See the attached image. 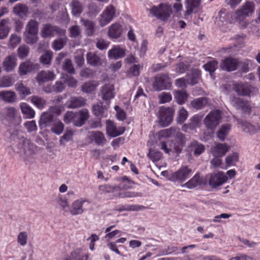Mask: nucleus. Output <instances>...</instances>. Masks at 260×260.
Instances as JSON below:
<instances>
[{
	"label": "nucleus",
	"mask_w": 260,
	"mask_h": 260,
	"mask_svg": "<svg viewBox=\"0 0 260 260\" xmlns=\"http://www.w3.org/2000/svg\"><path fill=\"white\" fill-rule=\"evenodd\" d=\"M163 136L166 137H174L179 140L177 145L175 143L170 142H161L160 143L161 149L166 153L175 152L179 153L181 150V148L184 144L185 137L177 128L171 127L163 131Z\"/></svg>",
	"instance_id": "f257e3e1"
},
{
	"label": "nucleus",
	"mask_w": 260,
	"mask_h": 260,
	"mask_svg": "<svg viewBox=\"0 0 260 260\" xmlns=\"http://www.w3.org/2000/svg\"><path fill=\"white\" fill-rule=\"evenodd\" d=\"M38 26L39 23L34 19L30 20L26 25L24 37L27 44H34L38 41Z\"/></svg>",
	"instance_id": "f03ea898"
},
{
	"label": "nucleus",
	"mask_w": 260,
	"mask_h": 260,
	"mask_svg": "<svg viewBox=\"0 0 260 260\" xmlns=\"http://www.w3.org/2000/svg\"><path fill=\"white\" fill-rule=\"evenodd\" d=\"M175 110L171 107H161L158 112V122L162 126H168L173 120Z\"/></svg>",
	"instance_id": "7ed1b4c3"
},
{
	"label": "nucleus",
	"mask_w": 260,
	"mask_h": 260,
	"mask_svg": "<svg viewBox=\"0 0 260 260\" xmlns=\"http://www.w3.org/2000/svg\"><path fill=\"white\" fill-rule=\"evenodd\" d=\"M150 12L154 16L162 21L167 20L172 13L171 7L166 4H161L158 7H153Z\"/></svg>",
	"instance_id": "20e7f679"
},
{
	"label": "nucleus",
	"mask_w": 260,
	"mask_h": 260,
	"mask_svg": "<svg viewBox=\"0 0 260 260\" xmlns=\"http://www.w3.org/2000/svg\"><path fill=\"white\" fill-rule=\"evenodd\" d=\"M221 120V111L216 110L210 112L206 116L204 120V122L207 128L214 130L219 124Z\"/></svg>",
	"instance_id": "39448f33"
},
{
	"label": "nucleus",
	"mask_w": 260,
	"mask_h": 260,
	"mask_svg": "<svg viewBox=\"0 0 260 260\" xmlns=\"http://www.w3.org/2000/svg\"><path fill=\"white\" fill-rule=\"evenodd\" d=\"M233 15L232 13L226 11L221 10L216 18V23L222 29L226 28L228 24H232L233 22Z\"/></svg>",
	"instance_id": "423d86ee"
},
{
	"label": "nucleus",
	"mask_w": 260,
	"mask_h": 260,
	"mask_svg": "<svg viewBox=\"0 0 260 260\" xmlns=\"http://www.w3.org/2000/svg\"><path fill=\"white\" fill-rule=\"evenodd\" d=\"M116 15V8L112 5H109L106 7L103 13L100 15V23L102 26H105L111 22Z\"/></svg>",
	"instance_id": "0eeeda50"
},
{
	"label": "nucleus",
	"mask_w": 260,
	"mask_h": 260,
	"mask_svg": "<svg viewBox=\"0 0 260 260\" xmlns=\"http://www.w3.org/2000/svg\"><path fill=\"white\" fill-rule=\"evenodd\" d=\"M171 83L170 78L167 74L157 76L154 78L153 87L155 90H161L171 87Z\"/></svg>",
	"instance_id": "6e6552de"
},
{
	"label": "nucleus",
	"mask_w": 260,
	"mask_h": 260,
	"mask_svg": "<svg viewBox=\"0 0 260 260\" xmlns=\"http://www.w3.org/2000/svg\"><path fill=\"white\" fill-rule=\"evenodd\" d=\"M89 202L83 198H80L73 201L70 207L69 212L73 216L81 215L85 211L84 205L89 204Z\"/></svg>",
	"instance_id": "1a4fd4ad"
},
{
	"label": "nucleus",
	"mask_w": 260,
	"mask_h": 260,
	"mask_svg": "<svg viewBox=\"0 0 260 260\" xmlns=\"http://www.w3.org/2000/svg\"><path fill=\"white\" fill-rule=\"evenodd\" d=\"M191 172V169L187 166H183L172 174L170 180L173 181H184L189 178Z\"/></svg>",
	"instance_id": "9d476101"
},
{
	"label": "nucleus",
	"mask_w": 260,
	"mask_h": 260,
	"mask_svg": "<svg viewBox=\"0 0 260 260\" xmlns=\"http://www.w3.org/2000/svg\"><path fill=\"white\" fill-rule=\"evenodd\" d=\"M254 10L255 4L254 2L247 1L235 12L234 14L247 17L251 16Z\"/></svg>",
	"instance_id": "9b49d317"
},
{
	"label": "nucleus",
	"mask_w": 260,
	"mask_h": 260,
	"mask_svg": "<svg viewBox=\"0 0 260 260\" xmlns=\"http://www.w3.org/2000/svg\"><path fill=\"white\" fill-rule=\"evenodd\" d=\"M18 147L19 149V153L30 155L34 153L36 146L29 140L23 139L18 144Z\"/></svg>",
	"instance_id": "f8f14e48"
},
{
	"label": "nucleus",
	"mask_w": 260,
	"mask_h": 260,
	"mask_svg": "<svg viewBox=\"0 0 260 260\" xmlns=\"http://www.w3.org/2000/svg\"><path fill=\"white\" fill-rule=\"evenodd\" d=\"M228 180L227 176L222 172H217L210 174L209 185L212 187L221 185Z\"/></svg>",
	"instance_id": "ddd939ff"
},
{
	"label": "nucleus",
	"mask_w": 260,
	"mask_h": 260,
	"mask_svg": "<svg viewBox=\"0 0 260 260\" xmlns=\"http://www.w3.org/2000/svg\"><path fill=\"white\" fill-rule=\"evenodd\" d=\"M57 111L58 107L57 106L50 107L47 111L44 112L41 115L40 124L44 125L45 127L49 126L53 120V113H56Z\"/></svg>",
	"instance_id": "4468645a"
},
{
	"label": "nucleus",
	"mask_w": 260,
	"mask_h": 260,
	"mask_svg": "<svg viewBox=\"0 0 260 260\" xmlns=\"http://www.w3.org/2000/svg\"><path fill=\"white\" fill-rule=\"evenodd\" d=\"M56 75L54 72L50 70H43L39 72L36 77V79L39 85L53 81L55 79Z\"/></svg>",
	"instance_id": "2eb2a0df"
},
{
	"label": "nucleus",
	"mask_w": 260,
	"mask_h": 260,
	"mask_svg": "<svg viewBox=\"0 0 260 260\" xmlns=\"http://www.w3.org/2000/svg\"><path fill=\"white\" fill-rule=\"evenodd\" d=\"M232 103L237 109L241 110L246 113H250L252 106L248 101L238 98H233L232 100Z\"/></svg>",
	"instance_id": "dca6fc26"
},
{
	"label": "nucleus",
	"mask_w": 260,
	"mask_h": 260,
	"mask_svg": "<svg viewBox=\"0 0 260 260\" xmlns=\"http://www.w3.org/2000/svg\"><path fill=\"white\" fill-rule=\"evenodd\" d=\"M17 57L15 54L6 56L3 61V67L6 72L13 71L17 66Z\"/></svg>",
	"instance_id": "f3484780"
},
{
	"label": "nucleus",
	"mask_w": 260,
	"mask_h": 260,
	"mask_svg": "<svg viewBox=\"0 0 260 260\" xmlns=\"http://www.w3.org/2000/svg\"><path fill=\"white\" fill-rule=\"evenodd\" d=\"M65 30L59 28L58 27L51 24H45L41 30V36L43 38L53 36L56 34H64Z\"/></svg>",
	"instance_id": "a211bd4d"
},
{
	"label": "nucleus",
	"mask_w": 260,
	"mask_h": 260,
	"mask_svg": "<svg viewBox=\"0 0 260 260\" xmlns=\"http://www.w3.org/2000/svg\"><path fill=\"white\" fill-rule=\"evenodd\" d=\"M74 125L81 126L89 117V111L87 109H82L78 112H74Z\"/></svg>",
	"instance_id": "6ab92c4d"
},
{
	"label": "nucleus",
	"mask_w": 260,
	"mask_h": 260,
	"mask_svg": "<svg viewBox=\"0 0 260 260\" xmlns=\"http://www.w3.org/2000/svg\"><path fill=\"white\" fill-rule=\"evenodd\" d=\"M238 64V60L232 57H227L222 60L220 68L222 70L226 71H233L237 69Z\"/></svg>",
	"instance_id": "aec40b11"
},
{
	"label": "nucleus",
	"mask_w": 260,
	"mask_h": 260,
	"mask_svg": "<svg viewBox=\"0 0 260 260\" xmlns=\"http://www.w3.org/2000/svg\"><path fill=\"white\" fill-rule=\"evenodd\" d=\"M106 131L108 135L115 137L122 134L125 128L123 127H116L112 122L108 121L106 123Z\"/></svg>",
	"instance_id": "412c9836"
},
{
	"label": "nucleus",
	"mask_w": 260,
	"mask_h": 260,
	"mask_svg": "<svg viewBox=\"0 0 260 260\" xmlns=\"http://www.w3.org/2000/svg\"><path fill=\"white\" fill-rule=\"evenodd\" d=\"M88 137L91 142H94L96 145L103 146L107 140L103 133L100 131H91L89 133Z\"/></svg>",
	"instance_id": "4be33fe9"
},
{
	"label": "nucleus",
	"mask_w": 260,
	"mask_h": 260,
	"mask_svg": "<svg viewBox=\"0 0 260 260\" xmlns=\"http://www.w3.org/2000/svg\"><path fill=\"white\" fill-rule=\"evenodd\" d=\"M37 66L29 60H26L20 64L18 73L21 76H24L37 68Z\"/></svg>",
	"instance_id": "5701e85b"
},
{
	"label": "nucleus",
	"mask_w": 260,
	"mask_h": 260,
	"mask_svg": "<svg viewBox=\"0 0 260 260\" xmlns=\"http://www.w3.org/2000/svg\"><path fill=\"white\" fill-rule=\"evenodd\" d=\"M66 104L68 108H78L85 105L86 100L81 96H72L70 98Z\"/></svg>",
	"instance_id": "b1692460"
},
{
	"label": "nucleus",
	"mask_w": 260,
	"mask_h": 260,
	"mask_svg": "<svg viewBox=\"0 0 260 260\" xmlns=\"http://www.w3.org/2000/svg\"><path fill=\"white\" fill-rule=\"evenodd\" d=\"M230 147L225 143H217L211 148V151L215 157L224 155L229 151Z\"/></svg>",
	"instance_id": "393cba45"
},
{
	"label": "nucleus",
	"mask_w": 260,
	"mask_h": 260,
	"mask_svg": "<svg viewBox=\"0 0 260 260\" xmlns=\"http://www.w3.org/2000/svg\"><path fill=\"white\" fill-rule=\"evenodd\" d=\"M253 88L251 85L247 83L234 84L235 91L240 95H249Z\"/></svg>",
	"instance_id": "a878e982"
},
{
	"label": "nucleus",
	"mask_w": 260,
	"mask_h": 260,
	"mask_svg": "<svg viewBox=\"0 0 260 260\" xmlns=\"http://www.w3.org/2000/svg\"><path fill=\"white\" fill-rule=\"evenodd\" d=\"M5 118L9 122H13L16 119L20 118L16 108L14 107H7L4 109Z\"/></svg>",
	"instance_id": "bb28decb"
},
{
	"label": "nucleus",
	"mask_w": 260,
	"mask_h": 260,
	"mask_svg": "<svg viewBox=\"0 0 260 260\" xmlns=\"http://www.w3.org/2000/svg\"><path fill=\"white\" fill-rule=\"evenodd\" d=\"M88 258V253H85L81 248H77L72 251L64 260H87Z\"/></svg>",
	"instance_id": "cd10ccee"
},
{
	"label": "nucleus",
	"mask_w": 260,
	"mask_h": 260,
	"mask_svg": "<svg viewBox=\"0 0 260 260\" xmlns=\"http://www.w3.org/2000/svg\"><path fill=\"white\" fill-rule=\"evenodd\" d=\"M114 86L112 84H107L104 85L101 89V93L104 100H109L114 96Z\"/></svg>",
	"instance_id": "c85d7f7f"
},
{
	"label": "nucleus",
	"mask_w": 260,
	"mask_h": 260,
	"mask_svg": "<svg viewBox=\"0 0 260 260\" xmlns=\"http://www.w3.org/2000/svg\"><path fill=\"white\" fill-rule=\"evenodd\" d=\"M125 50L119 46H115L108 51V57L111 59H117L125 56Z\"/></svg>",
	"instance_id": "c756f323"
},
{
	"label": "nucleus",
	"mask_w": 260,
	"mask_h": 260,
	"mask_svg": "<svg viewBox=\"0 0 260 260\" xmlns=\"http://www.w3.org/2000/svg\"><path fill=\"white\" fill-rule=\"evenodd\" d=\"M122 31L121 26L117 23H115L109 27L108 34L111 38L117 39L121 35Z\"/></svg>",
	"instance_id": "7c9ffc66"
},
{
	"label": "nucleus",
	"mask_w": 260,
	"mask_h": 260,
	"mask_svg": "<svg viewBox=\"0 0 260 260\" xmlns=\"http://www.w3.org/2000/svg\"><path fill=\"white\" fill-rule=\"evenodd\" d=\"M188 150L190 153L192 152L194 155L198 156L204 152L205 147L202 144L194 141L190 143Z\"/></svg>",
	"instance_id": "2f4dec72"
},
{
	"label": "nucleus",
	"mask_w": 260,
	"mask_h": 260,
	"mask_svg": "<svg viewBox=\"0 0 260 260\" xmlns=\"http://www.w3.org/2000/svg\"><path fill=\"white\" fill-rule=\"evenodd\" d=\"M10 19L9 18L4 19L0 21V39L6 38L10 30Z\"/></svg>",
	"instance_id": "473e14b6"
},
{
	"label": "nucleus",
	"mask_w": 260,
	"mask_h": 260,
	"mask_svg": "<svg viewBox=\"0 0 260 260\" xmlns=\"http://www.w3.org/2000/svg\"><path fill=\"white\" fill-rule=\"evenodd\" d=\"M81 22L85 28V32L87 36H92L95 31V24L93 21L81 19Z\"/></svg>",
	"instance_id": "72a5a7b5"
},
{
	"label": "nucleus",
	"mask_w": 260,
	"mask_h": 260,
	"mask_svg": "<svg viewBox=\"0 0 260 260\" xmlns=\"http://www.w3.org/2000/svg\"><path fill=\"white\" fill-rule=\"evenodd\" d=\"M17 95L14 91L4 90L0 91V100L8 103H13L16 99Z\"/></svg>",
	"instance_id": "f704fd0d"
},
{
	"label": "nucleus",
	"mask_w": 260,
	"mask_h": 260,
	"mask_svg": "<svg viewBox=\"0 0 260 260\" xmlns=\"http://www.w3.org/2000/svg\"><path fill=\"white\" fill-rule=\"evenodd\" d=\"M29 8L25 4H18L13 8V12L21 18H24L27 16Z\"/></svg>",
	"instance_id": "c9c22d12"
},
{
	"label": "nucleus",
	"mask_w": 260,
	"mask_h": 260,
	"mask_svg": "<svg viewBox=\"0 0 260 260\" xmlns=\"http://www.w3.org/2000/svg\"><path fill=\"white\" fill-rule=\"evenodd\" d=\"M87 63L92 66H98L102 63V60L100 56L94 52H88L86 55Z\"/></svg>",
	"instance_id": "e433bc0d"
},
{
	"label": "nucleus",
	"mask_w": 260,
	"mask_h": 260,
	"mask_svg": "<svg viewBox=\"0 0 260 260\" xmlns=\"http://www.w3.org/2000/svg\"><path fill=\"white\" fill-rule=\"evenodd\" d=\"M201 119L198 116H194L190 119L188 123L184 124L182 126V130L187 132L189 130H194L200 125Z\"/></svg>",
	"instance_id": "4c0bfd02"
},
{
	"label": "nucleus",
	"mask_w": 260,
	"mask_h": 260,
	"mask_svg": "<svg viewBox=\"0 0 260 260\" xmlns=\"http://www.w3.org/2000/svg\"><path fill=\"white\" fill-rule=\"evenodd\" d=\"M15 89L22 98L31 93L30 89L24 85L22 81L17 82L15 85Z\"/></svg>",
	"instance_id": "58836bf2"
},
{
	"label": "nucleus",
	"mask_w": 260,
	"mask_h": 260,
	"mask_svg": "<svg viewBox=\"0 0 260 260\" xmlns=\"http://www.w3.org/2000/svg\"><path fill=\"white\" fill-rule=\"evenodd\" d=\"M202 184V179L200 178L199 174H196L188 181L186 182L183 186L189 189L193 188Z\"/></svg>",
	"instance_id": "ea45409f"
},
{
	"label": "nucleus",
	"mask_w": 260,
	"mask_h": 260,
	"mask_svg": "<svg viewBox=\"0 0 260 260\" xmlns=\"http://www.w3.org/2000/svg\"><path fill=\"white\" fill-rule=\"evenodd\" d=\"M231 129V125L225 123L221 125L217 132V137L221 141L225 140Z\"/></svg>",
	"instance_id": "a19ab883"
},
{
	"label": "nucleus",
	"mask_w": 260,
	"mask_h": 260,
	"mask_svg": "<svg viewBox=\"0 0 260 260\" xmlns=\"http://www.w3.org/2000/svg\"><path fill=\"white\" fill-rule=\"evenodd\" d=\"M60 208L64 212H69L70 205L67 198L63 196H58L55 199Z\"/></svg>",
	"instance_id": "79ce46f5"
},
{
	"label": "nucleus",
	"mask_w": 260,
	"mask_h": 260,
	"mask_svg": "<svg viewBox=\"0 0 260 260\" xmlns=\"http://www.w3.org/2000/svg\"><path fill=\"white\" fill-rule=\"evenodd\" d=\"M20 107L22 113L26 116L27 118H32L35 116V111L26 103H21Z\"/></svg>",
	"instance_id": "37998d69"
},
{
	"label": "nucleus",
	"mask_w": 260,
	"mask_h": 260,
	"mask_svg": "<svg viewBox=\"0 0 260 260\" xmlns=\"http://www.w3.org/2000/svg\"><path fill=\"white\" fill-rule=\"evenodd\" d=\"M64 89V84L60 81H56L54 86H48L47 87H45L44 88V91L47 93H49L52 91H55L56 92H60Z\"/></svg>",
	"instance_id": "c03bdc74"
},
{
	"label": "nucleus",
	"mask_w": 260,
	"mask_h": 260,
	"mask_svg": "<svg viewBox=\"0 0 260 260\" xmlns=\"http://www.w3.org/2000/svg\"><path fill=\"white\" fill-rule=\"evenodd\" d=\"M208 104V99L206 98L197 99L191 102L193 108L196 109H201L205 107Z\"/></svg>",
	"instance_id": "a18cd8bd"
},
{
	"label": "nucleus",
	"mask_w": 260,
	"mask_h": 260,
	"mask_svg": "<svg viewBox=\"0 0 260 260\" xmlns=\"http://www.w3.org/2000/svg\"><path fill=\"white\" fill-rule=\"evenodd\" d=\"M72 13L74 16H79L83 11L81 4L77 1H74L71 3Z\"/></svg>",
	"instance_id": "49530a36"
},
{
	"label": "nucleus",
	"mask_w": 260,
	"mask_h": 260,
	"mask_svg": "<svg viewBox=\"0 0 260 260\" xmlns=\"http://www.w3.org/2000/svg\"><path fill=\"white\" fill-rule=\"evenodd\" d=\"M105 108L102 103L94 104L92 107V111L94 115L100 118L104 116Z\"/></svg>",
	"instance_id": "de8ad7c7"
},
{
	"label": "nucleus",
	"mask_w": 260,
	"mask_h": 260,
	"mask_svg": "<svg viewBox=\"0 0 260 260\" xmlns=\"http://www.w3.org/2000/svg\"><path fill=\"white\" fill-rule=\"evenodd\" d=\"M64 124L59 120L54 121L51 128V131L56 135H59L62 133L64 129Z\"/></svg>",
	"instance_id": "09e8293b"
},
{
	"label": "nucleus",
	"mask_w": 260,
	"mask_h": 260,
	"mask_svg": "<svg viewBox=\"0 0 260 260\" xmlns=\"http://www.w3.org/2000/svg\"><path fill=\"white\" fill-rule=\"evenodd\" d=\"M240 126L244 132L249 134H254L257 131V128L254 125L251 124L247 121L242 122Z\"/></svg>",
	"instance_id": "8fccbe9b"
},
{
	"label": "nucleus",
	"mask_w": 260,
	"mask_h": 260,
	"mask_svg": "<svg viewBox=\"0 0 260 260\" xmlns=\"http://www.w3.org/2000/svg\"><path fill=\"white\" fill-rule=\"evenodd\" d=\"M98 85L94 81L87 82L82 86V90L85 93H91L96 89Z\"/></svg>",
	"instance_id": "3c124183"
},
{
	"label": "nucleus",
	"mask_w": 260,
	"mask_h": 260,
	"mask_svg": "<svg viewBox=\"0 0 260 260\" xmlns=\"http://www.w3.org/2000/svg\"><path fill=\"white\" fill-rule=\"evenodd\" d=\"M174 97L177 102L181 105L187 101L188 95L185 91L177 90L175 91Z\"/></svg>",
	"instance_id": "603ef678"
},
{
	"label": "nucleus",
	"mask_w": 260,
	"mask_h": 260,
	"mask_svg": "<svg viewBox=\"0 0 260 260\" xmlns=\"http://www.w3.org/2000/svg\"><path fill=\"white\" fill-rule=\"evenodd\" d=\"M62 70L70 74H74L75 73L72 61L70 59H66L62 65Z\"/></svg>",
	"instance_id": "864d4df0"
},
{
	"label": "nucleus",
	"mask_w": 260,
	"mask_h": 260,
	"mask_svg": "<svg viewBox=\"0 0 260 260\" xmlns=\"http://www.w3.org/2000/svg\"><path fill=\"white\" fill-rule=\"evenodd\" d=\"M235 20L241 29H245L248 26L249 22L245 17L234 14Z\"/></svg>",
	"instance_id": "5fc2aeb1"
},
{
	"label": "nucleus",
	"mask_w": 260,
	"mask_h": 260,
	"mask_svg": "<svg viewBox=\"0 0 260 260\" xmlns=\"http://www.w3.org/2000/svg\"><path fill=\"white\" fill-rule=\"evenodd\" d=\"M31 103L39 109H43L46 104V101L38 96H32L30 98Z\"/></svg>",
	"instance_id": "6e6d98bb"
},
{
	"label": "nucleus",
	"mask_w": 260,
	"mask_h": 260,
	"mask_svg": "<svg viewBox=\"0 0 260 260\" xmlns=\"http://www.w3.org/2000/svg\"><path fill=\"white\" fill-rule=\"evenodd\" d=\"M74 60L77 66L79 67L80 68L83 66L84 64V58L83 50H78L76 51L75 54Z\"/></svg>",
	"instance_id": "4d7b16f0"
},
{
	"label": "nucleus",
	"mask_w": 260,
	"mask_h": 260,
	"mask_svg": "<svg viewBox=\"0 0 260 260\" xmlns=\"http://www.w3.org/2000/svg\"><path fill=\"white\" fill-rule=\"evenodd\" d=\"M118 189L119 187L117 186H112L109 184H104L99 186V189L102 193L114 192Z\"/></svg>",
	"instance_id": "13d9d810"
},
{
	"label": "nucleus",
	"mask_w": 260,
	"mask_h": 260,
	"mask_svg": "<svg viewBox=\"0 0 260 260\" xmlns=\"http://www.w3.org/2000/svg\"><path fill=\"white\" fill-rule=\"evenodd\" d=\"M28 240V234L26 232H20L17 237L18 243L21 246H24L27 244Z\"/></svg>",
	"instance_id": "bf43d9fd"
},
{
	"label": "nucleus",
	"mask_w": 260,
	"mask_h": 260,
	"mask_svg": "<svg viewBox=\"0 0 260 260\" xmlns=\"http://www.w3.org/2000/svg\"><path fill=\"white\" fill-rule=\"evenodd\" d=\"M52 58V52L51 51H46L44 54L41 55L40 60L43 64L50 65Z\"/></svg>",
	"instance_id": "052dcab7"
},
{
	"label": "nucleus",
	"mask_w": 260,
	"mask_h": 260,
	"mask_svg": "<svg viewBox=\"0 0 260 260\" xmlns=\"http://www.w3.org/2000/svg\"><path fill=\"white\" fill-rule=\"evenodd\" d=\"M29 51V47L25 45H21L17 49L18 55L20 58H24L27 56Z\"/></svg>",
	"instance_id": "680f3d73"
},
{
	"label": "nucleus",
	"mask_w": 260,
	"mask_h": 260,
	"mask_svg": "<svg viewBox=\"0 0 260 260\" xmlns=\"http://www.w3.org/2000/svg\"><path fill=\"white\" fill-rule=\"evenodd\" d=\"M141 67L140 64L132 66L127 72V75L129 77L137 76L140 74V70Z\"/></svg>",
	"instance_id": "e2e57ef3"
},
{
	"label": "nucleus",
	"mask_w": 260,
	"mask_h": 260,
	"mask_svg": "<svg viewBox=\"0 0 260 260\" xmlns=\"http://www.w3.org/2000/svg\"><path fill=\"white\" fill-rule=\"evenodd\" d=\"M238 154L237 153H233L229 154L225 158V162L227 166H233L238 160Z\"/></svg>",
	"instance_id": "0e129e2a"
},
{
	"label": "nucleus",
	"mask_w": 260,
	"mask_h": 260,
	"mask_svg": "<svg viewBox=\"0 0 260 260\" xmlns=\"http://www.w3.org/2000/svg\"><path fill=\"white\" fill-rule=\"evenodd\" d=\"M73 135V133L71 130H67L63 136H62L59 140V144L60 145H64L65 143L71 140Z\"/></svg>",
	"instance_id": "69168bd1"
},
{
	"label": "nucleus",
	"mask_w": 260,
	"mask_h": 260,
	"mask_svg": "<svg viewBox=\"0 0 260 260\" xmlns=\"http://www.w3.org/2000/svg\"><path fill=\"white\" fill-rule=\"evenodd\" d=\"M218 62L216 60H212L208 62L204 65L205 70L209 72L211 74L213 73L217 68Z\"/></svg>",
	"instance_id": "338daca9"
},
{
	"label": "nucleus",
	"mask_w": 260,
	"mask_h": 260,
	"mask_svg": "<svg viewBox=\"0 0 260 260\" xmlns=\"http://www.w3.org/2000/svg\"><path fill=\"white\" fill-rule=\"evenodd\" d=\"M66 43V41L64 39H59L54 41L52 44V48L55 50H59L61 49Z\"/></svg>",
	"instance_id": "774afa93"
}]
</instances>
